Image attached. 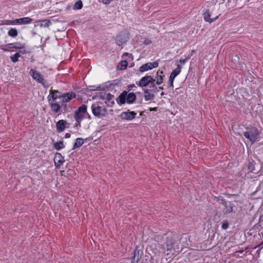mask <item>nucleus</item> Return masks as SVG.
<instances>
[{
	"label": "nucleus",
	"mask_w": 263,
	"mask_h": 263,
	"mask_svg": "<svg viewBox=\"0 0 263 263\" xmlns=\"http://www.w3.org/2000/svg\"><path fill=\"white\" fill-rule=\"evenodd\" d=\"M156 240L161 244L162 248L164 249H166L167 251L171 250L175 242V239L172 235H168L164 234L163 236L157 235L155 237Z\"/></svg>",
	"instance_id": "nucleus-1"
},
{
	"label": "nucleus",
	"mask_w": 263,
	"mask_h": 263,
	"mask_svg": "<svg viewBox=\"0 0 263 263\" xmlns=\"http://www.w3.org/2000/svg\"><path fill=\"white\" fill-rule=\"evenodd\" d=\"M243 135L251 142V144H253L257 140L259 132L256 127H251L248 128L247 131L244 132Z\"/></svg>",
	"instance_id": "nucleus-2"
},
{
	"label": "nucleus",
	"mask_w": 263,
	"mask_h": 263,
	"mask_svg": "<svg viewBox=\"0 0 263 263\" xmlns=\"http://www.w3.org/2000/svg\"><path fill=\"white\" fill-rule=\"evenodd\" d=\"M32 78L38 83H41L44 87H47L48 85L46 83L43 76L41 73L33 69H31L29 72Z\"/></svg>",
	"instance_id": "nucleus-3"
},
{
	"label": "nucleus",
	"mask_w": 263,
	"mask_h": 263,
	"mask_svg": "<svg viewBox=\"0 0 263 263\" xmlns=\"http://www.w3.org/2000/svg\"><path fill=\"white\" fill-rule=\"evenodd\" d=\"M51 110L54 114L60 115L61 114V106L59 102H56V100H52L51 99H48Z\"/></svg>",
	"instance_id": "nucleus-4"
},
{
	"label": "nucleus",
	"mask_w": 263,
	"mask_h": 263,
	"mask_svg": "<svg viewBox=\"0 0 263 263\" xmlns=\"http://www.w3.org/2000/svg\"><path fill=\"white\" fill-rule=\"evenodd\" d=\"M128 36L125 32H121L116 37L115 41L116 44L119 46H121L125 44L128 40Z\"/></svg>",
	"instance_id": "nucleus-5"
},
{
	"label": "nucleus",
	"mask_w": 263,
	"mask_h": 263,
	"mask_svg": "<svg viewBox=\"0 0 263 263\" xmlns=\"http://www.w3.org/2000/svg\"><path fill=\"white\" fill-rule=\"evenodd\" d=\"M136 115L137 113L135 111L128 110L126 111L122 112L120 117L122 120L131 121L135 118Z\"/></svg>",
	"instance_id": "nucleus-6"
},
{
	"label": "nucleus",
	"mask_w": 263,
	"mask_h": 263,
	"mask_svg": "<svg viewBox=\"0 0 263 263\" xmlns=\"http://www.w3.org/2000/svg\"><path fill=\"white\" fill-rule=\"evenodd\" d=\"M92 112L94 116L98 117L100 115H104L105 109L101 106L92 104L91 106Z\"/></svg>",
	"instance_id": "nucleus-7"
},
{
	"label": "nucleus",
	"mask_w": 263,
	"mask_h": 263,
	"mask_svg": "<svg viewBox=\"0 0 263 263\" xmlns=\"http://www.w3.org/2000/svg\"><path fill=\"white\" fill-rule=\"evenodd\" d=\"M152 81V76L146 75L142 77L137 84L141 87H146Z\"/></svg>",
	"instance_id": "nucleus-8"
},
{
	"label": "nucleus",
	"mask_w": 263,
	"mask_h": 263,
	"mask_svg": "<svg viewBox=\"0 0 263 263\" xmlns=\"http://www.w3.org/2000/svg\"><path fill=\"white\" fill-rule=\"evenodd\" d=\"M158 66V63L155 61L153 63H147L142 65L139 68V70L141 72H144L149 70H151L153 68H156Z\"/></svg>",
	"instance_id": "nucleus-9"
},
{
	"label": "nucleus",
	"mask_w": 263,
	"mask_h": 263,
	"mask_svg": "<svg viewBox=\"0 0 263 263\" xmlns=\"http://www.w3.org/2000/svg\"><path fill=\"white\" fill-rule=\"evenodd\" d=\"M63 96V93L58 90L51 89L49 92V95L47 97V99H51L52 100H56L57 99H61Z\"/></svg>",
	"instance_id": "nucleus-10"
},
{
	"label": "nucleus",
	"mask_w": 263,
	"mask_h": 263,
	"mask_svg": "<svg viewBox=\"0 0 263 263\" xmlns=\"http://www.w3.org/2000/svg\"><path fill=\"white\" fill-rule=\"evenodd\" d=\"M181 72V67L178 65V67L174 70L172 73L170 74V78H169V85L171 87H173V82L174 80V79L176 77H177Z\"/></svg>",
	"instance_id": "nucleus-11"
},
{
	"label": "nucleus",
	"mask_w": 263,
	"mask_h": 263,
	"mask_svg": "<svg viewBox=\"0 0 263 263\" xmlns=\"http://www.w3.org/2000/svg\"><path fill=\"white\" fill-rule=\"evenodd\" d=\"M76 97V95L73 92H69L67 93H63V96L61 99V102L68 103L72 99Z\"/></svg>",
	"instance_id": "nucleus-12"
},
{
	"label": "nucleus",
	"mask_w": 263,
	"mask_h": 263,
	"mask_svg": "<svg viewBox=\"0 0 263 263\" xmlns=\"http://www.w3.org/2000/svg\"><path fill=\"white\" fill-rule=\"evenodd\" d=\"M222 204L223 205L224 208H223V212L225 214H229L233 211V208L234 206L233 203L231 202H227L224 199H222Z\"/></svg>",
	"instance_id": "nucleus-13"
},
{
	"label": "nucleus",
	"mask_w": 263,
	"mask_h": 263,
	"mask_svg": "<svg viewBox=\"0 0 263 263\" xmlns=\"http://www.w3.org/2000/svg\"><path fill=\"white\" fill-rule=\"evenodd\" d=\"M64 161V158L60 153H57L55 154L54 162L57 168H59Z\"/></svg>",
	"instance_id": "nucleus-14"
},
{
	"label": "nucleus",
	"mask_w": 263,
	"mask_h": 263,
	"mask_svg": "<svg viewBox=\"0 0 263 263\" xmlns=\"http://www.w3.org/2000/svg\"><path fill=\"white\" fill-rule=\"evenodd\" d=\"M126 96H127V91L126 90L123 91L119 96L117 98L116 101L117 103L121 105L122 104H125L126 102Z\"/></svg>",
	"instance_id": "nucleus-15"
},
{
	"label": "nucleus",
	"mask_w": 263,
	"mask_h": 263,
	"mask_svg": "<svg viewBox=\"0 0 263 263\" xmlns=\"http://www.w3.org/2000/svg\"><path fill=\"white\" fill-rule=\"evenodd\" d=\"M66 121L64 120H60L56 123V128L59 132H62L66 128Z\"/></svg>",
	"instance_id": "nucleus-16"
},
{
	"label": "nucleus",
	"mask_w": 263,
	"mask_h": 263,
	"mask_svg": "<svg viewBox=\"0 0 263 263\" xmlns=\"http://www.w3.org/2000/svg\"><path fill=\"white\" fill-rule=\"evenodd\" d=\"M144 93V99L145 101H151L154 99L155 95L150 90L147 88L143 89Z\"/></svg>",
	"instance_id": "nucleus-17"
},
{
	"label": "nucleus",
	"mask_w": 263,
	"mask_h": 263,
	"mask_svg": "<svg viewBox=\"0 0 263 263\" xmlns=\"http://www.w3.org/2000/svg\"><path fill=\"white\" fill-rule=\"evenodd\" d=\"M162 71H158L156 74V76L154 78V80L156 81L157 85H160L163 83L164 75Z\"/></svg>",
	"instance_id": "nucleus-18"
},
{
	"label": "nucleus",
	"mask_w": 263,
	"mask_h": 263,
	"mask_svg": "<svg viewBox=\"0 0 263 263\" xmlns=\"http://www.w3.org/2000/svg\"><path fill=\"white\" fill-rule=\"evenodd\" d=\"M6 47L9 48H15L17 49H23L25 48L24 45L18 42L9 43L6 45Z\"/></svg>",
	"instance_id": "nucleus-19"
},
{
	"label": "nucleus",
	"mask_w": 263,
	"mask_h": 263,
	"mask_svg": "<svg viewBox=\"0 0 263 263\" xmlns=\"http://www.w3.org/2000/svg\"><path fill=\"white\" fill-rule=\"evenodd\" d=\"M211 14L209 12V10H206L204 13H203V18L205 22H209L210 23L214 22L216 21L218 18V16H217L215 17L210 18Z\"/></svg>",
	"instance_id": "nucleus-20"
},
{
	"label": "nucleus",
	"mask_w": 263,
	"mask_h": 263,
	"mask_svg": "<svg viewBox=\"0 0 263 263\" xmlns=\"http://www.w3.org/2000/svg\"><path fill=\"white\" fill-rule=\"evenodd\" d=\"M126 102L127 103L130 104H133L136 99V96L135 93L134 92H127L126 96Z\"/></svg>",
	"instance_id": "nucleus-21"
},
{
	"label": "nucleus",
	"mask_w": 263,
	"mask_h": 263,
	"mask_svg": "<svg viewBox=\"0 0 263 263\" xmlns=\"http://www.w3.org/2000/svg\"><path fill=\"white\" fill-rule=\"evenodd\" d=\"M25 50L19 51L13 55L10 56V59L13 63H16L18 61V58L21 57V54L26 53Z\"/></svg>",
	"instance_id": "nucleus-22"
},
{
	"label": "nucleus",
	"mask_w": 263,
	"mask_h": 263,
	"mask_svg": "<svg viewBox=\"0 0 263 263\" xmlns=\"http://www.w3.org/2000/svg\"><path fill=\"white\" fill-rule=\"evenodd\" d=\"M84 143V140L81 138H78L76 139V141L73 145L72 150L81 147Z\"/></svg>",
	"instance_id": "nucleus-23"
},
{
	"label": "nucleus",
	"mask_w": 263,
	"mask_h": 263,
	"mask_svg": "<svg viewBox=\"0 0 263 263\" xmlns=\"http://www.w3.org/2000/svg\"><path fill=\"white\" fill-rule=\"evenodd\" d=\"M74 117L78 124L79 126H81V122L84 118L83 114L77 111H76Z\"/></svg>",
	"instance_id": "nucleus-24"
},
{
	"label": "nucleus",
	"mask_w": 263,
	"mask_h": 263,
	"mask_svg": "<svg viewBox=\"0 0 263 263\" xmlns=\"http://www.w3.org/2000/svg\"><path fill=\"white\" fill-rule=\"evenodd\" d=\"M8 35L12 37H15L18 35V31L15 28H12L8 32Z\"/></svg>",
	"instance_id": "nucleus-25"
},
{
	"label": "nucleus",
	"mask_w": 263,
	"mask_h": 263,
	"mask_svg": "<svg viewBox=\"0 0 263 263\" xmlns=\"http://www.w3.org/2000/svg\"><path fill=\"white\" fill-rule=\"evenodd\" d=\"M53 146L54 148L57 151H60L65 147L63 142L62 141L55 142L54 143Z\"/></svg>",
	"instance_id": "nucleus-26"
},
{
	"label": "nucleus",
	"mask_w": 263,
	"mask_h": 263,
	"mask_svg": "<svg viewBox=\"0 0 263 263\" xmlns=\"http://www.w3.org/2000/svg\"><path fill=\"white\" fill-rule=\"evenodd\" d=\"M32 21V18L28 17L20 18V24H29Z\"/></svg>",
	"instance_id": "nucleus-27"
},
{
	"label": "nucleus",
	"mask_w": 263,
	"mask_h": 263,
	"mask_svg": "<svg viewBox=\"0 0 263 263\" xmlns=\"http://www.w3.org/2000/svg\"><path fill=\"white\" fill-rule=\"evenodd\" d=\"M78 112H80L82 114L86 112L87 111V106L85 104L82 105L81 106H80L78 110L76 111Z\"/></svg>",
	"instance_id": "nucleus-28"
},
{
	"label": "nucleus",
	"mask_w": 263,
	"mask_h": 263,
	"mask_svg": "<svg viewBox=\"0 0 263 263\" xmlns=\"http://www.w3.org/2000/svg\"><path fill=\"white\" fill-rule=\"evenodd\" d=\"M51 23L49 20H44L41 21V24H40V26L41 27H48Z\"/></svg>",
	"instance_id": "nucleus-29"
},
{
	"label": "nucleus",
	"mask_w": 263,
	"mask_h": 263,
	"mask_svg": "<svg viewBox=\"0 0 263 263\" xmlns=\"http://www.w3.org/2000/svg\"><path fill=\"white\" fill-rule=\"evenodd\" d=\"M13 20H3L1 21L0 25H13Z\"/></svg>",
	"instance_id": "nucleus-30"
},
{
	"label": "nucleus",
	"mask_w": 263,
	"mask_h": 263,
	"mask_svg": "<svg viewBox=\"0 0 263 263\" xmlns=\"http://www.w3.org/2000/svg\"><path fill=\"white\" fill-rule=\"evenodd\" d=\"M83 7V3L81 0L77 1L74 6H73V9L74 10H79L81 9Z\"/></svg>",
	"instance_id": "nucleus-31"
},
{
	"label": "nucleus",
	"mask_w": 263,
	"mask_h": 263,
	"mask_svg": "<svg viewBox=\"0 0 263 263\" xmlns=\"http://www.w3.org/2000/svg\"><path fill=\"white\" fill-rule=\"evenodd\" d=\"M119 64L120 66V67L118 68V69L119 70H123V69H125L127 67L128 63L126 61L124 60V61H121Z\"/></svg>",
	"instance_id": "nucleus-32"
},
{
	"label": "nucleus",
	"mask_w": 263,
	"mask_h": 263,
	"mask_svg": "<svg viewBox=\"0 0 263 263\" xmlns=\"http://www.w3.org/2000/svg\"><path fill=\"white\" fill-rule=\"evenodd\" d=\"M248 169L250 172H253L255 170V165L253 162H249L248 165Z\"/></svg>",
	"instance_id": "nucleus-33"
},
{
	"label": "nucleus",
	"mask_w": 263,
	"mask_h": 263,
	"mask_svg": "<svg viewBox=\"0 0 263 263\" xmlns=\"http://www.w3.org/2000/svg\"><path fill=\"white\" fill-rule=\"evenodd\" d=\"M61 104L60 105L61 106V110L63 109L64 112H67L68 109L67 108V105L64 102H61Z\"/></svg>",
	"instance_id": "nucleus-34"
},
{
	"label": "nucleus",
	"mask_w": 263,
	"mask_h": 263,
	"mask_svg": "<svg viewBox=\"0 0 263 263\" xmlns=\"http://www.w3.org/2000/svg\"><path fill=\"white\" fill-rule=\"evenodd\" d=\"M134 255L139 259L141 258V255L140 254V250L136 248L134 252Z\"/></svg>",
	"instance_id": "nucleus-35"
},
{
	"label": "nucleus",
	"mask_w": 263,
	"mask_h": 263,
	"mask_svg": "<svg viewBox=\"0 0 263 263\" xmlns=\"http://www.w3.org/2000/svg\"><path fill=\"white\" fill-rule=\"evenodd\" d=\"M131 263H138V261L139 260V258H137V257L135 256L134 255L131 258Z\"/></svg>",
	"instance_id": "nucleus-36"
},
{
	"label": "nucleus",
	"mask_w": 263,
	"mask_h": 263,
	"mask_svg": "<svg viewBox=\"0 0 263 263\" xmlns=\"http://www.w3.org/2000/svg\"><path fill=\"white\" fill-rule=\"evenodd\" d=\"M114 97V96L110 93H108L106 94V99L108 100V101L111 100L113 99Z\"/></svg>",
	"instance_id": "nucleus-37"
},
{
	"label": "nucleus",
	"mask_w": 263,
	"mask_h": 263,
	"mask_svg": "<svg viewBox=\"0 0 263 263\" xmlns=\"http://www.w3.org/2000/svg\"><path fill=\"white\" fill-rule=\"evenodd\" d=\"M156 84H157L156 83V81L154 80V78L153 77H152V81L151 82V83L149 84V87L151 88H153L155 86Z\"/></svg>",
	"instance_id": "nucleus-38"
},
{
	"label": "nucleus",
	"mask_w": 263,
	"mask_h": 263,
	"mask_svg": "<svg viewBox=\"0 0 263 263\" xmlns=\"http://www.w3.org/2000/svg\"><path fill=\"white\" fill-rule=\"evenodd\" d=\"M221 228L223 230L227 229L228 228V222L226 221V222H223V223H222V224L221 226Z\"/></svg>",
	"instance_id": "nucleus-39"
},
{
	"label": "nucleus",
	"mask_w": 263,
	"mask_h": 263,
	"mask_svg": "<svg viewBox=\"0 0 263 263\" xmlns=\"http://www.w3.org/2000/svg\"><path fill=\"white\" fill-rule=\"evenodd\" d=\"M151 43V41L149 39H146L143 42V44L145 45H146L149 44Z\"/></svg>",
	"instance_id": "nucleus-40"
},
{
	"label": "nucleus",
	"mask_w": 263,
	"mask_h": 263,
	"mask_svg": "<svg viewBox=\"0 0 263 263\" xmlns=\"http://www.w3.org/2000/svg\"><path fill=\"white\" fill-rule=\"evenodd\" d=\"M112 0H103L102 3L105 5L109 4Z\"/></svg>",
	"instance_id": "nucleus-41"
},
{
	"label": "nucleus",
	"mask_w": 263,
	"mask_h": 263,
	"mask_svg": "<svg viewBox=\"0 0 263 263\" xmlns=\"http://www.w3.org/2000/svg\"><path fill=\"white\" fill-rule=\"evenodd\" d=\"M13 22H14L13 23V25H15L16 24H20V18H17V19H15V20H13Z\"/></svg>",
	"instance_id": "nucleus-42"
},
{
	"label": "nucleus",
	"mask_w": 263,
	"mask_h": 263,
	"mask_svg": "<svg viewBox=\"0 0 263 263\" xmlns=\"http://www.w3.org/2000/svg\"><path fill=\"white\" fill-rule=\"evenodd\" d=\"M65 136L66 138H69L71 136V134L70 133H66Z\"/></svg>",
	"instance_id": "nucleus-43"
},
{
	"label": "nucleus",
	"mask_w": 263,
	"mask_h": 263,
	"mask_svg": "<svg viewBox=\"0 0 263 263\" xmlns=\"http://www.w3.org/2000/svg\"><path fill=\"white\" fill-rule=\"evenodd\" d=\"M157 107H154V108H151V107H150V108H149V110H150V111H156V110H157Z\"/></svg>",
	"instance_id": "nucleus-44"
},
{
	"label": "nucleus",
	"mask_w": 263,
	"mask_h": 263,
	"mask_svg": "<svg viewBox=\"0 0 263 263\" xmlns=\"http://www.w3.org/2000/svg\"><path fill=\"white\" fill-rule=\"evenodd\" d=\"M3 51H9V50L7 49V48H1Z\"/></svg>",
	"instance_id": "nucleus-45"
},
{
	"label": "nucleus",
	"mask_w": 263,
	"mask_h": 263,
	"mask_svg": "<svg viewBox=\"0 0 263 263\" xmlns=\"http://www.w3.org/2000/svg\"><path fill=\"white\" fill-rule=\"evenodd\" d=\"M185 61H186V60H185V59L184 60H180V62L181 63H184L185 62Z\"/></svg>",
	"instance_id": "nucleus-46"
},
{
	"label": "nucleus",
	"mask_w": 263,
	"mask_h": 263,
	"mask_svg": "<svg viewBox=\"0 0 263 263\" xmlns=\"http://www.w3.org/2000/svg\"><path fill=\"white\" fill-rule=\"evenodd\" d=\"M259 220L260 221H263V215L260 217Z\"/></svg>",
	"instance_id": "nucleus-47"
},
{
	"label": "nucleus",
	"mask_w": 263,
	"mask_h": 263,
	"mask_svg": "<svg viewBox=\"0 0 263 263\" xmlns=\"http://www.w3.org/2000/svg\"><path fill=\"white\" fill-rule=\"evenodd\" d=\"M128 55V53L125 52L123 54V56H127Z\"/></svg>",
	"instance_id": "nucleus-48"
},
{
	"label": "nucleus",
	"mask_w": 263,
	"mask_h": 263,
	"mask_svg": "<svg viewBox=\"0 0 263 263\" xmlns=\"http://www.w3.org/2000/svg\"><path fill=\"white\" fill-rule=\"evenodd\" d=\"M257 199H261V198H262V196H261V195H260V196H259L257 197Z\"/></svg>",
	"instance_id": "nucleus-49"
},
{
	"label": "nucleus",
	"mask_w": 263,
	"mask_h": 263,
	"mask_svg": "<svg viewBox=\"0 0 263 263\" xmlns=\"http://www.w3.org/2000/svg\"><path fill=\"white\" fill-rule=\"evenodd\" d=\"M164 94H165V93H164V92H162L161 93L160 95H161V96H164Z\"/></svg>",
	"instance_id": "nucleus-50"
},
{
	"label": "nucleus",
	"mask_w": 263,
	"mask_h": 263,
	"mask_svg": "<svg viewBox=\"0 0 263 263\" xmlns=\"http://www.w3.org/2000/svg\"><path fill=\"white\" fill-rule=\"evenodd\" d=\"M100 89H101V87H98L96 89L97 90H100Z\"/></svg>",
	"instance_id": "nucleus-51"
},
{
	"label": "nucleus",
	"mask_w": 263,
	"mask_h": 263,
	"mask_svg": "<svg viewBox=\"0 0 263 263\" xmlns=\"http://www.w3.org/2000/svg\"><path fill=\"white\" fill-rule=\"evenodd\" d=\"M159 89L162 90V89H163V87H159Z\"/></svg>",
	"instance_id": "nucleus-52"
},
{
	"label": "nucleus",
	"mask_w": 263,
	"mask_h": 263,
	"mask_svg": "<svg viewBox=\"0 0 263 263\" xmlns=\"http://www.w3.org/2000/svg\"><path fill=\"white\" fill-rule=\"evenodd\" d=\"M130 86H131V87H135V86L134 85H131Z\"/></svg>",
	"instance_id": "nucleus-53"
},
{
	"label": "nucleus",
	"mask_w": 263,
	"mask_h": 263,
	"mask_svg": "<svg viewBox=\"0 0 263 263\" xmlns=\"http://www.w3.org/2000/svg\"><path fill=\"white\" fill-rule=\"evenodd\" d=\"M260 234L263 236V232H261Z\"/></svg>",
	"instance_id": "nucleus-54"
},
{
	"label": "nucleus",
	"mask_w": 263,
	"mask_h": 263,
	"mask_svg": "<svg viewBox=\"0 0 263 263\" xmlns=\"http://www.w3.org/2000/svg\"><path fill=\"white\" fill-rule=\"evenodd\" d=\"M263 244V241L262 242V243H261V245H262Z\"/></svg>",
	"instance_id": "nucleus-55"
}]
</instances>
